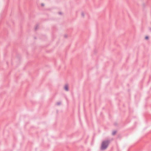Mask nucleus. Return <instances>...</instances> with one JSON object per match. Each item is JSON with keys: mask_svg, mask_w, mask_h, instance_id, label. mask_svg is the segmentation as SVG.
<instances>
[{"mask_svg": "<svg viewBox=\"0 0 151 151\" xmlns=\"http://www.w3.org/2000/svg\"><path fill=\"white\" fill-rule=\"evenodd\" d=\"M109 142L108 141H104L102 142L101 149L103 150L106 149L108 147Z\"/></svg>", "mask_w": 151, "mask_h": 151, "instance_id": "obj_1", "label": "nucleus"}, {"mask_svg": "<svg viewBox=\"0 0 151 151\" xmlns=\"http://www.w3.org/2000/svg\"><path fill=\"white\" fill-rule=\"evenodd\" d=\"M66 91H68V86L67 85H65L64 87Z\"/></svg>", "mask_w": 151, "mask_h": 151, "instance_id": "obj_2", "label": "nucleus"}, {"mask_svg": "<svg viewBox=\"0 0 151 151\" xmlns=\"http://www.w3.org/2000/svg\"><path fill=\"white\" fill-rule=\"evenodd\" d=\"M116 131H113L112 132V134L113 135H114L116 134Z\"/></svg>", "mask_w": 151, "mask_h": 151, "instance_id": "obj_3", "label": "nucleus"}, {"mask_svg": "<svg viewBox=\"0 0 151 151\" xmlns=\"http://www.w3.org/2000/svg\"><path fill=\"white\" fill-rule=\"evenodd\" d=\"M81 15L83 17H84L85 15V14L84 13L82 12L81 13Z\"/></svg>", "mask_w": 151, "mask_h": 151, "instance_id": "obj_4", "label": "nucleus"}, {"mask_svg": "<svg viewBox=\"0 0 151 151\" xmlns=\"http://www.w3.org/2000/svg\"><path fill=\"white\" fill-rule=\"evenodd\" d=\"M145 39H147V40L148 39V37H147V36H146V37H145Z\"/></svg>", "mask_w": 151, "mask_h": 151, "instance_id": "obj_5", "label": "nucleus"}]
</instances>
